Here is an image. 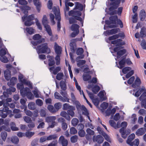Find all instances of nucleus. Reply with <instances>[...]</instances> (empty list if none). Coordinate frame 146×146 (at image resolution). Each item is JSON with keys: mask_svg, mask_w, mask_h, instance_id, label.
Segmentation results:
<instances>
[{"mask_svg": "<svg viewBox=\"0 0 146 146\" xmlns=\"http://www.w3.org/2000/svg\"><path fill=\"white\" fill-rule=\"evenodd\" d=\"M68 15L72 17L69 18L70 24L76 23V20H77L80 21L82 24V26H83V21L82 18L80 17L82 15L81 12L79 10H72L69 12Z\"/></svg>", "mask_w": 146, "mask_h": 146, "instance_id": "obj_1", "label": "nucleus"}, {"mask_svg": "<svg viewBox=\"0 0 146 146\" xmlns=\"http://www.w3.org/2000/svg\"><path fill=\"white\" fill-rule=\"evenodd\" d=\"M36 49L38 54H49L51 52L50 49L48 47L47 43H44L38 46Z\"/></svg>", "mask_w": 146, "mask_h": 146, "instance_id": "obj_2", "label": "nucleus"}, {"mask_svg": "<svg viewBox=\"0 0 146 146\" xmlns=\"http://www.w3.org/2000/svg\"><path fill=\"white\" fill-rule=\"evenodd\" d=\"M121 1H108L106 3L108 7H109L108 12H112L117 9L119 6Z\"/></svg>", "mask_w": 146, "mask_h": 146, "instance_id": "obj_3", "label": "nucleus"}, {"mask_svg": "<svg viewBox=\"0 0 146 146\" xmlns=\"http://www.w3.org/2000/svg\"><path fill=\"white\" fill-rule=\"evenodd\" d=\"M34 19V15L33 14L27 16L24 15L22 17V19L23 22L25 21V25L27 26H30L33 24L34 23L31 21Z\"/></svg>", "mask_w": 146, "mask_h": 146, "instance_id": "obj_4", "label": "nucleus"}, {"mask_svg": "<svg viewBox=\"0 0 146 146\" xmlns=\"http://www.w3.org/2000/svg\"><path fill=\"white\" fill-rule=\"evenodd\" d=\"M33 39L36 40L31 42V44L34 46H36L45 41V39L42 38V36L39 34H36L34 35L33 37Z\"/></svg>", "mask_w": 146, "mask_h": 146, "instance_id": "obj_5", "label": "nucleus"}, {"mask_svg": "<svg viewBox=\"0 0 146 146\" xmlns=\"http://www.w3.org/2000/svg\"><path fill=\"white\" fill-rule=\"evenodd\" d=\"M127 123L125 121L122 122L121 124V126L122 127L119 130V132L121 133L122 137L124 139L126 138L127 135L130 134V130H129L127 134H126L125 129L127 126Z\"/></svg>", "mask_w": 146, "mask_h": 146, "instance_id": "obj_6", "label": "nucleus"}, {"mask_svg": "<svg viewBox=\"0 0 146 146\" xmlns=\"http://www.w3.org/2000/svg\"><path fill=\"white\" fill-rule=\"evenodd\" d=\"M42 22V24L44 28H45L46 31L50 36L52 35V32L50 26L48 25V20L46 15H43Z\"/></svg>", "mask_w": 146, "mask_h": 146, "instance_id": "obj_7", "label": "nucleus"}, {"mask_svg": "<svg viewBox=\"0 0 146 146\" xmlns=\"http://www.w3.org/2000/svg\"><path fill=\"white\" fill-rule=\"evenodd\" d=\"M76 104V108L77 110L79 111L80 110H81L82 111V114L87 116L88 119H90V117L89 116V112L85 106L84 105L81 106V104L79 102H77Z\"/></svg>", "mask_w": 146, "mask_h": 146, "instance_id": "obj_8", "label": "nucleus"}, {"mask_svg": "<svg viewBox=\"0 0 146 146\" xmlns=\"http://www.w3.org/2000/svg\"><path fill=\"white\" fill-rule=\"evenodd\" d=\"M24 91L23 92H21V95L22 96H26L28 99L30 100L34 99V96L29 88L27 87L25 88Z\"/></svg>", "mask_w": 146, "mask_h": 146, "instance_id": "obj_9", "label": "nucleus"}, {"mask_svg": "<svg viewBox=\"0 0 146 146\" xmlns=\"http://www.w3.org/2000/svg\"><path fill=\"white\" fill-rule=\"evenodd\" d=\"M120 31V29L118 28H115L111 30H109L105 31L104 33L106 36L114 34Z\"/></svg>", "mask_w": 146, "mask_h": 146, "instance_id": "obj_10", "label": "nucleus"}, {"mask_svg": "<svg viewBox=\"0 0 146 146\" xmlns=\"http://www.w3.org/2000/svg\"><path fill=\"white\" fill-rule=\"evenodd\" d=\"M93 139L94 142H97L98 143H102L104 141V139L100 135H97L96 137L94 136L93 137Z\"/></svg>", "mask_w": 146, "mask_h": 146, "instance_id": "obj_11", "label": "nucleus"}, {"mask_svg": "<svg viewBox=\"0 0 146 146\" xmlns=\"http://www.w3.org/2000/svg\"><path fill=\"white\" fill-rule=\"evenodd\" d=\"M122 10V7H120L118 8L117 10H115L112 12H108V13L110 15H113L117 14L119 15H120L121 13Z\"/></svg>", "mask_w": 146, "mask_h": 146, "instance_id": "obj_12", "label": "nucleus"}, {"mask_svg": "<svg viewBox=\"0 0 146 146\" xmlns=\"http://www.w3.org/2000/svg\"><path fill=\"white\" fill-rule=\"evenodd\" d=\"M138 90L141 94L142 93V94L140 97L139 99L141 100L142 99L143 97H146V90L144 87L142 86V87L139 88Z\"/></svg>", "mask_w": 146, "mask_h": 146, "instance_id": "obj_13", "label": "nucleus"}, {"mask_svg": "<svg viewBox=\"0 0 146 146\" xmlns=\"http://www.w3.org/2000/svg\"><path fill=\"white\" fill-rule=\"evenodd\" d=\"M54 50L55 52L57 55H60L61 54L62 51V48L60 46H58L56 42L54 45Z\"/></svg>", "mask_w": 146, "mask_h": 146, "instance_id": "obj_14", "label": "nucleus"}, {"mask_svg": "<svg viewBox=\"0 0 146 146\" xmlns=\"http://www.w3.org/2000/svg\"><path fill=\"white\" fill-rule=\"evenodd\" d=\"M59 142L61 143L62 146H67L68 144V140L62 136H61L59 138Z\"/></svg>", "mask_w": 146, "mask_h": 146, "instance_id": "obj_15", "label": "nucleus"}, {"mask_svg": "<svg viewBox=\"0 0 146 146\" xmlns=\"http://www.w3.org/2000/svg\"><path fill=\"white\" fill-rule=\"evenodd\" d=\"M60 94L64 98L66 102H69V99L68 98V95L67 94V92L66 90H60Z\"/></svg>", "mask_w": 146, "mask_h": 146, "instance_id": "obj_16", "label": "nucleus"}, {"mask_svg": "<svg viewBox=\"0 0 146 146\" xmlns=\"http://www.w3.org/2000/svg\"><path fill=\"white\" fill-rule=\"evenodd\" d=\"M146 131V130L145 128H141L137 131L135 134L136 135L138 136L142 135L145 133Z\"/></svg>", "mask_w": 146, "mask_h": 146, "instance_id": "obj_17", "label": "nucleus"}, {"mask_svg": "<svg viewBox=\"0 0 146 146\" xmlns=\"http://www.w3.org/2000/svg\"><path fill=\"white\" fill-rule=\"evenodd\" d=\"M141 83V81L140 79L138 77H137L133 83L132 85V86L133 88H136L137 87L140 86Z\"/></svg>", "mask_w": 146, "mask_h": 146, "instance_id": "obj_18", "label": "nucleus"}, {"mask_svg": "<svg viewBox=\"0 0 146 146\" xmlns=\"http://www.w3.org/2000/svg\"><path fill=\"white\" fill-rule=\"evenodd\" d=\"M34 3L36 6V9L38 13H40V8L41 7V3L39 1H33Z\"/></svg>", "mask_w": 146, "mask_h": 146, "instance_id": "obj_19", "label": "nucleus"}, {"mask_svg": "<svg viewBox=\"0 0 146 146\" xmlns=\"http://www.w3.org/2000/svg\"><path fill=\"white\" fill-rule=\"evenodd\" d=\"M4 74L5 79L7 80H9L11 77L10 71L9 70H7L5 71Z\"/></svg>", "mask_w": 146, "mask_h": 146, "instance_id": "obj_20", "label": "nucleus"}, {"mask_svg": "<svg viewBox=\"0 0 146 146\" xmlns=\"http://www.w3.org/2000/svg\"><path fill=\"white\" fill-rule=\"evenodd\" d=\"M8 111L7 110H3V108L2 110H0V116L3 118H5L7 115Z\"/></svg>", "mask_w": 146, "mask_h": 146, "instance_id": "obj_21", "label": "nucleus"}, {"mask_svg": "<svg viewBox=\"0 0 146 146\" xmlns=\"http://www.w3.org/2000/svg\"><path fill=\"white\" fill-rule=\"evenodd\" d=\"M125 64V58H124L119 62V66L117 67L120 69H122L124 67Z\"/></svg>", "mask_w": 146, "mask_h": 146, "instance_id": "obj_22", "label": "nucleus"}, {"mask_svg": "<svg viewBox=\"0 0 146 146\" xmlns=\"http://www.w3.org/2000/svg\"><path fill=\"white\" fill-rule=\"evenodd\" d=\"M61 116L65 118L67 120L70 121V117L68 113L64 111H62L60 114Z\"/></svg>", "mask_w": 146, "mask_h": 146, "instance_id": "obj_23", "label": "nucleus"}, {"mask_svg": "<svg viewBox=\"0 0 146 146\" xmlns=\"http://www.w3.org/2000/svg\"><path fill=\"white\" fill-rule=\"evenodd\" d=\"M139 17L140 20L141 21H143L145 18L146 13L144 9H142L141 11L139 14Z\"/></svg>", "mask_w": 146, "mask_h": 146, "instance_id": "obj_24", "label": "nucleus"}, {"mask_svg": "<svg viewBox=\"0 0 146 146\" xmlns=\"http://www.w3.org/2000/svg\"><path fill=\"white\" fill-rule=\"evenodd\" d=\"M76 9H78L79 11H82L83 10V5L81 3H79V2H76L75 3V7L74 8Z\"/></svg>", "mask_w": 146, "mask_h": 146, "instance_id": "obj_25", "label": "nucleus"}, {"mask_svg": "<svg viewBox=\"0 0 146 146\" xmlns=\"http://www.w3.org/2000/svg\"><path fill=\"white\" fill-rule=\"evenodd\" d=\"M55 98L59 100L60 101L63 102H65L66 100L63 98V97L60 95L59 93L57 92H55L54 94Z\"/></svg>", "mask_w": 146, "mask_h": 146, "instance_id": "obj_26", "label": "nucleus"}, {"mask_svg": "<svg viewBox=\"0 0 146 146\" xmlns=\"http://www.w3.org/2000/svg\"><path fill=\"white\" fill-rule=\"evenodd\" d=\"M79 26L77 24H73L71 26V29L72 31L79 32Z\"/></svg>", "mask_w": 146, "mask_h": 146, "instance_id": "obj_27", "label": "nucleus"}, {"mask_svg": "<svg viewBox=\"0 0 146 146\" xmlns=\"http://www.w3.org/2000/svg\"><path fill=\"white\" fill-rule=\"evenodd\" d=\"M118 19L117 15L111 16L109 17V20L110 21L112 24H115L116 23V21Z\"/></svg>", "mask_w": 146, "mask_h": 146, "instance_id": "obj_28", "label": "nucleus"}, {"mask_svg": "<svg viewBox=\"0 0 146 146\" xmlns=\"http://www.w3.org/2000/svg\"><path fill=\"white\" fill-rule=\"evenodd\" d=\"M109 123L110 125L112 127H114L115 129H116L117 128V126H116V123L113 120H110L109 121ZM119 122H117V127L118 128H119Z\"/></svg>", "mask_w": 146, "mask_h": 146, "instance_id": "obj_29", "label": "nucleus"}, {"mask_svg": "<svg viewBox=\"0 0 146 146\" xmlns=\"http://www.w3.org/2000/svg\"><path fill=\"white\" fill-rule=\"evenodd\" d=\"M135 135L134 133H132L129 136L127 139V143L128 144L131 142L135 138Z\"/></svg>", "mask_w": 146, "mask_h": 146, "instance_id": "obj_30", "label": "nucleus"}, {"mask_svg": "<svg viewBox=\"0 0 146 146\" xmlns=\"http://www.w3.org/2000/svg\"><path fill=\"white\" fill-rule=\"evenodd\" d=\"M122 40L121 39H117L111 41V44H116V46L122 45L121 43L120 42Z\"/></svg>", "mask_w": 146, "mask_h": 146, "instance_id": "obj_31", "label": "nucleus"}, {"mask_svg": "<svg viewBox=\"0 0 146 146\" xmlns=\"http://www.w3.org/2000/svg\"><path fill=\"white\" fill-rule=\"evenodd\" d=\"M60 85L61 89V90H66L67 89V87L64 81L63 80L60 81Z\"/></svg>", "mask_w": 146, "mask_h": 146, "instance_id": "obj_32", "label": "nucleus"}, {"mask_svg": "<svg viewBox=\"0 0 146 146\" xmlns=\"http://www.w3.org/2000/svg\"><path fill=\"white\" fill-rule=\"evenodd\" d=\"M4 130L8 132H10L11 131V129L8 125H3L0 127V132Z\"/></svg>", "mask_w": 146, "mask_h": 146, "instance_id": "obj_33", "label": "nucleus"}, {"mask_svg": "<svg viewBox=\"0 0 146 146\" xmlns=\"http://www.w3.org/2000/svg\"><path fill=\"white\" fill-rule=\"evenodd\" d=\"M11 128L12 131H17L19 130L17 127H16V125L14 122H12L10 123Z\"/></svg>", "mask_w": 146, "mask_h": 146, "instance_id": "obj_34", "label": "nucleus"}, {"mask_svg": "<svg viewBox=\"0 0 146 146\" xmlns=\"http://www.w3.org/2000/svg\"><path fill=\"white\" fill-rule=\"evenodd\" d=\"M17 80V78L15 77H12L10 80V82L8 83V85L9 86H13L15 84V82Z\"/></svg>", "mask_w": 146, "mask_h": 146, "instance_id": "obj_35", "label": "nucleus"}, {"mask_svg": "<svg viewBox=\"0 0 146 146\" xmlns=\"http://www.w3.org/2000/svg\"><path fill=\"white\" fill-rule=\"evenodd\" d=\"M17 89L20 90L21 94V92H23L24 88V85L23 84L18 83L17 84Z\"/></svg>", "mask_w": 146, "mask_h": 146, "instance_id": "obj_36", "label": "nucleus"}, {"mask_svg": "<svg viewBox=\"0 0 146 146\" xmlns=\"http://www.w3.org/2000/svg\"><path fill=\"white\" fill-rule=\"evenodd\" d=\"M54 14L55 16V19L58 21H60L61 20V18L60 17V13L59 12L55 11Z\"/></svg>", "mask_w": 146, "mask_h": 146, "instance_id": "obj_37", "label": "nucleus"}, {"mask_svg": "<svg viewBox=\"0 0 146 146\" xmlns=\"http://www.w3.org/2000/svg\"><path fill=\"white\" fill-rule=\"evenodd\" d=\"M145 97L142 98V99L139 100L141 101V106L142 107H143L146 109V98Z\"/></svg>", "mask_w": 146, "mask_h": 146, "instance_id": "obj_38", "label": "nucleus"}, {"mask_svg": "<svg viewBox=\"0 0 146 146\" xmlns=\"http://www.w3.org/2000/svg\"><path fill=\"white\" fill-rule=\"evenodd\" d=\"M56 119V117L54 116H50L47 117L46 119V122L48 123L52 122L53 121H55Z\"/></svg>", "mask_w": 146, "mask_h": 146, "instance_id": "obj_39", "label": "nucleus"}, {"mask_svg": "<svg viewBox=\"0 0 146 146\" xmlns=\"http://www.w3.org/2000/svg\"><path fill=\"white\" fill-rule=\"evenodd\" d=\"M73 107L69 105V104L65 103L63 104V109L64 110H67L68 109H73Z\"/></svg>", "mask_w": 146, "mask_h": 146, "instance_id": "obj_40", "label": "nucleus"}, {"mask_svg": "<svg viewBox=\"0 0 146 146\" xmlns=\"http://www.w3.org/2000/svg\"><path fill=\"white\" fill-rule=\"evenodd\" d=\"M48 64L49 66H52L54 65L55 64V62L54 60V57L49 58L48 60Z\"/></svg>", "mask_w": 146, "mask_h": 146, "instance_id": "obj_41", "label": "nucleus"}, {"mask_svg": "<svg viewBox=\"0 0 146 146\" xmlns=\"http://www.w3.org/2000/svg\"><path fill=\"white\" fill-rule=\"evenodd\" d=\"M26 31L30 35H32L35 33V30L32 27H27Z\"/></svg>", "mask_w": 146, "mask_h": 146, "instance_id": "obj_42", "label": "nucleus"}, {"mask_svg": "<svg viewBox=\"0 0 146 146\" xmlns=\"http://www.w3.org/2000/svg\"><path fill=\"white\" fill-rule=\"evenodd\" d=\"M62 104L61 103L58 102L54 104V108L56 111V112L61 108Z\"/></svg>", "mask_w": 146, "mask_h": 146, "instance_id": "obj_43", "label": "nucleus"}, {"mask_svg": "<svg viewBox=\"0 0 146 146\" xmlns=\"http://www.w3.org/2000/svg\"><path fill=\"white\" fill-rule=\"evenodd\" d=\"M91 76L88 74H84L83 75V80L84 81H87L91 79Z\"/></svg>", "mask_w": 146, "mask_h": 146, "instance_id": "obj_44", "label": "nucleus"}, {"mask_svg": "<svg viewBox=\"0 0 146 146\" xmlns=\"http://www.w3.org/2000/svg\"><path fill=\"white\" fill-rule=\"evenodd\" d=\"M100 88L98 86H95L92 89V91L95 94H96L99 91Z\"/></svg>", "mask_w": 146, "mask_h": 146, "instance_id": "obj_45", "label": "nucleus"}, {"mask_svg": "<svg viewBox=\"0 0 146 146\" xmlns=\"http://www.w3.org/2000/svg\"><path fill=\"white\" fill-rule=\"evenodd\" d=\"M139 143V140L138 139H135L133 142H131L129 144H128L131 146H133L134 145L136 146H138Z\"/></svg>", "mask_w": 146, "mask_h": 146, "instance_id": "obj_46", "label": "nucleus"}, {"mask_svg": "<svg viewBox=\"0 0 146 146\" xmlns=\"http://www.w3.org/2000/svg\"><path fill=\"white\" fill-rule=\"evenodd\" d=\"M47 109L50 112L53 113L56 112L54 108L52 105H48L47 107Z\"/></svg>", "mask_w": 146, "mask_h": 146, "instance_id": "obj_47", "label": "nucleus"}, {"mask_svg": "<svg viewBox=\"0 0 146 146\" xmlns=\"http://www.w3.org/2000/svg\"><path fill=\"white\" fill-rule=\"evenodd\" d=\"M126 52V50L125 49H123L118 51L117 52V55L118 57L119 56L120 57L124 54Z\"/></svg>", "mask_w": 146, "mask_h": 146, "instance_id": "obj_48", "label": "nucleus"}, {"mask_svg": "<svg viewBox=\"0 0 146 146\" xmlns=\"http://www.w3.org/2000/svg\"><path fill=\"white\" fill-rule=\"evenodd\" d=\"M11 141L13 143L17 144L19 142V139L17 137L15 136L11 138Z\"/></svg>", "mask_w": 146, "mask_h": 146, "instance_id": "obj_49", "label": "nucleus"}, {"mask_svg": "<svg viewBox=\"0 0 146 146\" xmlns=\"http://www.w3.org/2000/svg\"><path fill=\"white\" fill-rule=\"evenodd\" d=\"M7 136V133L5 131L2 132L1 133V136L2 140L5 141Z\"/></svg>", "mask_w": 146, "mask_h": 146, "instance_id": "obj_50", "label": "nucleus"}, {"mask_svg": "<svg viewBox=\"0 0 146 146\" xmlns=\"http://www.w3.org/2000/svg\"><path fill=\"white\" fill-rule=\"evenodd\" d=\"M78 139V136L74 135L72 136L70 138L71 141L72 143H75L77 142Z\"/></svg>", "mask_w": 146, "mask_h": 146, "instance_id": "obj_51", "label": "nucleus"}, {"mask_svg": "<svg viewBox=\"0 0 146 146\" xmlns=\"http://www.w3.org/2000/svg\"><path fill=\"white\" fill-rule=\"evenodd\" d=\"M102 135L106 141L109 142H110L111 141L110 137L107 134H106L105 133L103 132H102Z\"/></svg>", "mask_w": 146, "mask_h": 146, "instance_id": "obj_52", "label": "nucleus"}, {"mask_svg": "<svg viewBox=\"0 0 146 146\" xmlns=\"http://www.w3.org/2000/svg\"><path fill=\"white\" fill-rule=\"evenodd\" d=\"M79 121L78 119L76 118L73 119L72 121V125L74 127L76 126L78 123Z\"/></svg>", "mask_w": 146, "mask_h": 146, "instance_id": "obj_53", "label": "nucleus"}, {"mask_svg": "<svg viewBox=\"0 0 146 146\" xmlns=\"http://www.w3.org/2000/svg\"><path fill=\"white\" fill-rule=\"evenodd\" d=\"M56 77V78L58 80H61L64 76V74L62 72L59 73L57 74Z\"/></svg>", "mask_w": 146, "mask_h": 146, "instance_id": "obj_54", "label": "nucleus"}, {"mask_svg": "<svg viewBox=\"0 0 146 146\" xmlns=\"http://www.w3.org/2000/svg\"><path fill=\"white\" fill-rule=\"evenodd\" d=\"M74 110V108L73 107V109H70L67 110V112L69 115H70L72 117L74 116L75 113L73 110Z\"/></svg>", "mask_w": 146, "mask_h": 146, "instance_id": "obj_55", "label": "nucleus"}, {"mask_svg": "<svg viewBox=\"0 0 146 146\" xmlns=\"http://www.w3.org/2000/svg\"><path fill=\"white\" fill-rule=\"evenodd\" d=\"M34 134L35 133L34 132L30 131H27L25 133L26 136L29 138H31Z\"/></svg>", "mask_w": 146, "mask_h": 146, "instance_id": "obj_56", "label": "nucleus"}, {"mask_svg": "<svg viewBox=\"0 0 146 146\" xmlns=\"http://www.w3.org/2000/svg\"><path fill=\"white\" fill-rule=\"evenodd\" d=\"M84 52V50L82 48H78L77 49L76 54L78 55H81Z\"/></svg>", "mask_w": 146, "mask_h": 146, "instance_id": "obj_57", "label": "nucleus"}, {"mask_svg": "<svg viewBox=\"0 0 146 146\" xmlns=\"http://www.w3.org/2000/svg\"><path fill=\"white\" fill-rule=\"evenodd\" d=\"M61 69V68L60 66H57L53 70L52 73L56 75L60 70Z\"/></svg>", "mask_w": 146, "mask_h": 146, "instance_id": "obj_58", "label": "nucleus"}, {"mask_svg": "<svg viewBox=\"0 0 146 146\" xmlns=\"http://www.w3.org/2000/svg\"><path fill=\"white\" fill-rule=\"evenodd\" d=\"M131 69V68L128 67L124 68L122 70V72L124 74H126Z\"/></svg>", "mask_w": 146, "mask_h": 146, "instance_id": "obj_59", "label": "nucleus"}, {"mask_svg": "<svg viewBox=\"0 0 146 146\" xmlns=\"http://www.w3.org/2000/svg\"><path fill=\"white\" fill-rule=\"evenodd\" d=\"M0 59L4 63H7L8 61L7 58L5 56H1Z\"/></svg>", "mask_w": 146, "mask_h": 146, "instance_id": "obj_60", "label": "nucleus"}, {"mask_svg": "<svg viewBox=\"0 0 146 146\" xmlns=\"http://www.w3.org/2000/svg\"><path fill=\"white\" fill-rule=\"evenodd\" d=\"M79 135L81 137H83L85 135V132L84 130H79L78 132Z\"/></svg>", "mask_w": 146, "mask_h": 146, "instance_id": "obj_61", "label": "nucleus"}, {"mask_svg": "<svg viewBox=\"0 0 146 146\" xmlns=\"http://www.w3.org/2000/svg\"><path fill=\"white\" fill-rule=\"evenodd\" d=\"M77 62H78L77 65L79 67H80L81 66L84 64L86 62V61L84 60H78V61Z\"/></svg>", "mask_w": 146, "mask_h": 146, "instance_id": "obj_62", "label": "nucleus"}, {"mask_svg": "<svg viewBox=\"0 0 146 146\" xmlns=\"http://www.w3.org/2000/svg\"><path fill=\"white\" fill-rule=\"evenodd\" d=\"M28 107L30 110H34L35 109V103L33 102H30L28 105Z\"/></svg>", "mask_w": 146, "mask_h": 146, "instance_id": "obj_63", "label": "nucleus"}, {"mask_svg": "<svg viewBox=\"0 0 146 146\" xmlns=\"http://www.w3.org/2000/svg\"><path fill=\"white\" fill-rule=\"evenodd\" d=\"M108 106V104L106 102H103L101 105V107L104 110L106 109Z\"/></svg>", "mask_w": 146, "mask_h": 146, "instance_id": "obj_64", "label": "nucleus"}]
</instances>
